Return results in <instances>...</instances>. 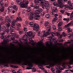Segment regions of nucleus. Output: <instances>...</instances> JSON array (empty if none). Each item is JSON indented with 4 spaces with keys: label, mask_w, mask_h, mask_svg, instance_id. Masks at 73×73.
<instances>
[{
    "label": "nucleus",
    "mask_w": 73,
    "mask_h": 73,
    "mask_svg": "<svg viewBox=\"0 0 73 73\" xmlns=\"http://www.w3.org/2000/svg\"><path fill=\"white\" fill-rule=\"evenodd\" d=\"M70 54H68V55H67L66 56H65L64 57L62 58H61L59 59L58 61L60 62H62L63 61V60H68L69 59V60H70Z\"/></svg>",
    "instance_id": "obj_8"
},
{
    "label": "nucleus",
    "mask_w": 73,
    "mask_h": 73,
    "mask_svg": "<svg viewBox=\"0 0 73 73\" xmlns=\"http://www.w3.org/2000/svg\"><path fill=\"white\" fill-rule=\"evenodd\" d=\"M17 26L18 28H19V27H21V24L20 23H17Z\"/></svg>",
    "instance_id": "obj_39"
},
{
    "label": "nucleus",
    "mask_w": 73,
    "mask_h": 73,
    "mask_svg": "<svg viewBox=\"0 0 73 73\" xmlns=\"http://www.w3.org/2000/svg\"><path fill=\"white\" fill-rule=\"evenodd\" d=\"M39 8V6H38V5H34V9H38Z\"/></svg>",
    "instance_id": "obj_18"
},
{
    "label": "nucleus",
    "mask_w": 73,
    "mask_h": 73,
    "mask_svg": "<svg viewBox=\"0 0 73 73\" xmlns=\"http://www.w3.org/2000/svg\"><path fill=\"white\" fill-rule=\"evenodd\" d=\"M68 72V70H66L64 72V73H69Z\"/></svg>",
    "instance_id": "obj_63"
},
{
    "label": "nucleus",
    "mask_w": 73,
    "mask_h": 73,
    "mask_svg": "<svg viewBox=\"0 0 73 73\" xmlns=\"http://www.w3.org/2000/svg\"><path fill=\"white\" fill-rule=\"evenodd\" d=\"M15 37H12L11 38V40H12V41L14 40H15Z\"/></svg>",
    "instance_id": "obj_61"
},
{
    "label": "nucleus",
    "mask_w": 73,
    "mask_h": 73,
    "mask_svg": "<svg viewBox=\"0 0 73 73\" xmlns=\"http://www.w3.org/2000/svg\"><path fill=\"white\" fill-rule=\"evenodd\" d=\"M39 17L37 15L34 16V18L35 20H38L39 19Z\"/></svg>",
    "instance_id": "obj_23"
},
{
    "label": "nucleus",
    "mask_w": 73,
    "mask_h": 73,
    "mask_svg": "<svg viewBox=\"0 0 73 73\" xmlns=\"http://www.w3.org/2000/svg\"><path fill=\"white\" fill-rule=\"evenodd\" d=\"M34 24H33V22H30L29 23V25L30 26H31V27H33Z\"/></svg>",
    "instance_id": "obj_19"
},
{
    "label": "nucleus",
    "mask_w": 73,
    "mask_h": 73,
    "mask_svg": "<svg viewBox=\"0 0 73 73\" xmlns=\"http://www.w3.org/2000/svg\"><path fill=\"white\" fill-rule=\"evenodd\" d=\"M62 24H63L62 21L60 22L58 24V27H61L62 25Z\"/></svg>",
    "instance_id": "obj_21"
},
{
    "label": "nucleus",
    "mask_w": 73,
    "mask_h": 73,
    "mask_svg": "<svg viewBox=\"0 0 73 73\" xmlns=\"http://www.w3.org/2000/svg\"><path fill=\"white\" fill-rule=\"evenodd\" d=\"M21 0L18 3H19V4L20 5V7L22 8H26L27 9L28 8V10L27 11V12H29L31 11V8L30 7H28V6L27 5H26L25 3H24L25 1H23V2H21Z\"/></svg>",
    "instance_id": "obj_4"
},
{
    "label": "nucleus",
    "mask_w": 73,
    "mask_h": 73,
    "mask_svg": "<svg viewBox=\"0 0 73 73\" xmlns=\"http://www.w3.org/2000/svg\"><path fill=\"white\" fill-rule=\"evenodd\" d=\"M3 41H4V42H9V40L7 39H4L3 40Z\"/></svg>",
    "instance_id": "obj_45"
},
{
    "label": "nucleus",
    "mask_w": 73,
    "mask_h": 73,
    "mask_svg": "<svg viewBox=\"0 0 73 73\" xmlns=\"http://www.w3.org/2000/svg\"><path fill=\"white\" fill-rule=\"evenodd\" d=\"M57 19H58V18L57 17H54V18L52 19V23H55Z\"/></svg>",
    "instance_id": "obj_17"
},
{
    "label": "nucleus",
    "mask_w": 73,
    "mask_h": 73,
    "mask_svg": "<svg viewBox=\"0 0 73 73\" xmlns=\"http://www.w3.org/2000/svg\"><path fill=\"white\" fill-rule=\"evenodd\" d=\"M8 6V3H6L5 5V7H7Z\"/></svg>",
    "instance_id": "obj_53"
},
{
    "label": "nucleus",
    "mask_w": 73,
    "mask_h": 73,
    "mask_svg": "<svg viewBox=\"0 0 73 73\" xmlns=\"http://www.w3.org/2000/svg\"><path fill=\"white\" fill-rule=\"evenodd\" d=\"M46 61H50L51 62L57 61L54 58L50 59L47 58L46 59H43V60L32 59V61L33 63L39 65L40 66H42V64H45Z\"/></svg>",
    "instance_id": "obj_2"
},
{
    "label": "nucleus",
    "mask_w": 73,
    "mask_h": 73,
    "mask_svg": "<svg viewBox=\"0 0 73 73\" xmlns=\"http://www.w3.org/2000/svg\"><path fill=\"white\" fill-rule=\"evenodd\" d=\"M4 11V7H2L0 9V12H3Z\"/></svg>",
    "instance_id": "obj_28"
},
{
    "label": "nucleus",
    "mask_w": 73,
    "mask_h": 73,
    "mask_svg": "<svg viewBox=\"0 0 73 73\" xmlns=\"http://www.w3.org/2000/svg\"><path fill=\"white\" fill-rule=\"evenodd\" d=\"M67 31L69 32H72V30L70 29V28H68Z\"/></svg>",
    "instance_id": "obj_44"
},
{
    "label": "nucleus",
    "mask_w": 73,
    "mask_h": 73,
    "mask_svg": "<svg viewBox=\"0 0 73 73\" xmlns=\"http://www.w3.org/2000/svg\"><path fill=\"white\" fill-rule=\"evenodd\" d=\"M72 41H73V40H71L70 41H68L67 42H66L65 43L66 44H70L72 42Z\"/></svg>",
    "instance_id": "obj_42"
},
{
    "label": "nucleus",
    "mask_w": 73,
    "mask_h": 73,
    "mask_svg": "<svg viewBox=\"0 0 73 73\" xmlns=\"http://www.w3.org/2000/svg\"><path fill=\"white\" fill-rule=\"evenodd\" d=\"M53 5L55 7H58V5L57 4V3L56 2H54L53 3Z\"/></svg>",
    "instance_id": "obj_30"
},
{
    "label": "nucleus",
    "mask_w": 73,
    "mask_h": 73,
    "mask_svg": "<svg viewBox=\"0 0 73 73\" xmlns=\"http://www.w3.org/2000/svg\"><path fill=\"white\" fill-rule=\"evenodd\" d=\"M0 6L1 7H3V6H4V4H3V3H0Z\"/></svg>",
    "instance_id": "obj_58"
},
{
    "label": "nucleus",
    "mask_w": 73,
    "mask_h": 73,
    "mask_svg": "<svg viewBox=\"0 0 73 73\" xmlns=\"http://www.w3.org/2000/svg\"><path fill=\"white\" fill-rule=\"evenodd\" d=\"M10 18L11 19H13L14 18V15H12V16H11L10 17Z\"/></svg>",
    "instance_id": "obj_59"
},
{
    "label": "nucleus",
    "mask_w": 73,
    "mask_h": 73,
    "mask_svg": "<svg viewBox=\"0 0 73 73\" xmlns=\"http://www.w3.org/2000/svg\"><path fill=\"white\" fill-rule=\"evenodd\" d=\"M12 8H13V6H9L8 8V10L9 11H11L12 9Z\"/></svg>",
    "instance_id": "obj_24"
},
{
    "label": "nucleus",
    "mask_w": 73,
    "mask_h": 73,
    "mask_svg": "<svg viewBox=\"0 0 73 73\" xmlns=\"http://www.w3.org/2000/svg\"><path fill=\"white\" fill-rule=\"evenodd\" d=\"M17 22V21L16 19L13 20L12 21L11 25L10 27V31H11V30H13V29H15V24H16Z\"/></svg>",
    "instance_id": "obj_9"
},
{
    "label": "nucleus",
    "mask_w": 73,
    "mask_h": 73,
    "mask_svg": "<svg viewBox=\"0 0 73 73\" xmlns=\"http://www.w3.org/2000/svg\"><path fill=\"white\" fill-rule=\"evenodd\" d=\"M32 71L33 72H36V69L35 68H33L32 69Z\"/></svg>",
    "instance_id": "obj_37"
},
{
    "label": "nucleus",
    "mask_w": 73,
    "mask_h": 73,
    "mask_svg": "<svg viewBox=\"0 0 73 73\" xmlns=\"http://www.w3.org/2000/svg\"><path fill=\"white\" fill-rule=\"evenodd\" d=\"M37 12L35 13V14L39 15L40 13H41L43 11L42 9H38L36 11Z\"/></svg>",
    "instance_id": "obj_13"
},
{
    "label": "nucleus",
    "mask_w": 73,
    "mask_h": 73,
    "mask_svg": "<svg viewBox=\"0 0 73 73\" xmlns=\"http://www.w3.org/2000/svg\"><path fill=\"white\" fill-rule=\"evenodd\" d=\"M11 26V24L9 23H7L6 25V28H9Z\"/></svg>",
    "instance_id": "obj_27"
},
{
    "label": "nucleus",
    "mask_w": 73,
    "mask_h": 73,
    "mask_svg": "<svg viewBox=\"0 0 73 73\" xmlns=\"http://www.w3.org/2000/svg\"><path fill=\"white\" fill-rule=\"evenodd\" d=\"M72 36V35L70 33H69L68 35V36L69 38H71V37Z\"/></svg>",
    "instance_id": "obj_38"
},
{
    "label": "nucleus",
    "mask_w": 73,
    "mask_h": 73,
    "mask_svg": "<svg viewBox=\"0 0 73 73\" xmlns=\"http://www.w3.org/2000/svg\"><path fill=\"white\" fill-rule=\"evenodd\" d=\"M13 32V31H11V32L9 33V36H10V37H12V36H14V33H12V32Z\"/></svg>",
    "instance_id": "obj_20"
},
{
    "label": "nucleus",
    "mask_w": 73,
    "mask_h": 73,
    "mask_svg": "<svg viewBox=\"0 0 73 73\" xmlns=\"http://www.w3.org/2000/svg\"><path fill=\"white\" fill-rule=\"evenodd\" d=\"M29 20H33V17L32 16H30L29 17Z\"/></svg>",
    "instance_id": "obj_34"
},
{
    "label": "nucleus",
    "mask_w": 73,
    "mask_h": 73,
    "mask_svg": "<svg viewBox=\"0 0 73 73\" xmlns=\"http://www.w3.org/2000/svg\"><path fill=\"white\" fill-rule=\"evenodd\" d=\"M9 31V29L8 28H7L6 29L5 32H6L7 33H8Z\"/></svg>",
    "instance_id": "obj_50"
},
{
    "label": "nucleus",
    "mask_w": 73,
    "mask_h": 73,
    "mask_svg": "<svg viewBox=\"0 0 73 73\" xmlns=\"http://www.w3.org/2000/svg\"><path fill=\"white\" fill-rule=\"evenodd\" d=\"M68 4L70 5H71L72 4V3H71V1L70 0L68 1Z\"/></svg>",
    "instance_id": "obj_49"
},
{
    "label": "nucleus",
    "mask_w": 73,
    "mask_h": 73,
    "mask_svg": "<svg viewBox=\"0 0 73 73\" xmlns=\"http://www.w3.org/2000/svg\"><path fill=\"white\" fill-rule=\"evenodd\" d=\"M51 10H52V12H50V15L52 17L54 15L55 17H57L58 16V15L57 14H54V13L57 12V9L54 6L52 7H51Z\"/></svg>",
    "instance_id": "obj_6"
},
{
    "label": "nucleus",
    "mask_w": 73,
    "mask_h": 73,
    "mask_svg": "<svg viewBox=\"0 0 73 73\" xmlns=\"http://www.w3.org/2000/svg\"><path fill=\"white\" fill-rule=\"evenodd\" d=\"M13 9L14 10V11H17L18 9V7H17V6L15 5L13 6Z\"/></svg>",
    "instance_id": "obj_16"
},
{
    "label": "nucleus",
    "mask_w": 73,
    "mask_h": 73,
    "mask_svg": "<svg viewBox=\"0 0 73 73\" xmlns=\"http://www.w3.org/2000/svg\"><path fill=\"white\" fill-rule=\"evenodd\" d=\"M29 58H26L25 59L23 60L21 58H18V59H17L16 60L13 59L12 60V62L13 64H16V62L18 64H21V61H23L25 62L23 63L24 65H27V64H28V66L29 67L27 68V69L28 70L31 69L32 68L31 67H33V66L32 64L29 62Z\"/></svg>",
    "instance_id": "obj_1"
},
{
    "label": "nucleus",
    "mask_w": 73,
    "mask_h": 73,
    "mask_svg": "<svg viewBox=\"0 0 73 73\" xmlns=\"http://www.w3.org/2000/svg\"><path fill=\"white\" fill-rule=\"evenodd\" d=\"M11 67H12V68H18L17 66L14 65H12Z\"/></svg>",
    "instance_id": "obj_46"
},
{
    "label": "nucleus",
    "mask_w": 73,
    "mask_h": 73,
    "mask_svg": "<svg viewBox=\"0 0 73 73\" xmlns=\"http://www.w3.org/2000/svg\"><path fill=\"white\" fill-rule=\"evenodd\" d=\"M5 19L6 21L8 23H10V22L11 21V20L10 19H9V17L8 16H6Z\"/></svg>",
    "instance_id": "obj_12"
},
{
    "label": "nucleus",
    "mask_w": 73,
    "mask_h": 73,
    "mask_svg": "<svg viewBox=\"0 0 73 73\" xmlns=\"http://www.w3.org/2000/svg\"><path fill=\"white\" fill-rule=\"evenodd\" d=\"M58 41V42H63V41H64V40H63V39H60Z\"/></svg>",
    "instance_id": "obj_60"
},
{
    "label": "nucleus",
    "mask_w": 73,
    "mask_h": 73,
    "mask_svg": "<svg viewBox=\"0 0 73 73\" xmlns=\"http://www.w3.org/2000/svg\"><path fill=\"white\" fill-rule=\"evenodd\" d=\"M52 27L54 30H55V29H56V27L54 25H52Z\"/></svg>",
    "instance_id": "obj_47"
},
{
    "label": "nucleus",
    "mask_w": 73,
    "mask_h": 73,
    "mask_svg": "<svg viewBox=\"0 0 73 73\" xmlns=\"http://www.w3.org/2000/svg\"><path fill=\"white\" fill-rule=\"evenodd\" d=\"M29 3V2H28V1H26L25 2V4L26 5H28Z\"/></svg>",
    "instance_id": "obj_54"
},
{
    "label": "nucleus",
    "mask_w": 73,
    "mask_h": 73,
    "mask_svg": "<svg viewBox=\"0 0 73 73\" xmlns=\"http://www.w3.org/2000/svg\"><path fill=\"white\" fill-rule=\"evenodd\" d=\"M45 17L47 19H49L50 17V15L49 14H46L45 15Z\"/></svg>",
    "instance_id": "obj_25"
},
{
    "label": "nucleus",
    "mask_w": 73,
    "mask_h": 73,
    "mask_svg": "<svg viewBox=\"0 0 73 73\" xmlns=\"http://www.w3.org/2000/svg\"><path fill=\"white\" fill-rule=\"evenodd\" d=\"M2 30L3 31H5H5L6 30V27H5V26H3L2 27Z\"/></svg>",
    "instance_id": "obj_26"
},
{
    "label": "nucleus",
    "mask_w": 73,
    "mask_h": 73,
    "mask_svg": "<svg viewBox=\"0 0 73 73\" xmlns=\"http://www.w3.org/2000/svg\"><path fill=\"white\" fill-rule=\"evenodd\" d=\"M23 32V31H19V33L20 35H21Z\"/></svg>",
    "instance_id": "obj_52"
},
{
    "label": "nucleus",
    "mask_w": 73,
    "mask_h": 73,
    "mask_svg": "<svg viewBox=\"0 0 73 73\" xmlns=\"http://www.w3.org/2000/svg\"><path fill=\"white\" fill-rule=\"evenodd\" d=\"M51 70L52 73H54V72H55V70L53 68H51Z\"/></svg>",
    "instance_id": "obj_41"
},
{
    "label": "nucleus",
    "mask_w": 73,
    "mask_h": 73,
    "mask_svg": "<svg viewBox=\"0 0 73 73\" xmlns=\"http://www.w3.org/2000/svg\"><path fill=\"white\" fill-rule=\"evenodd\" d=\"M66 14L68 16H70V13H69L66 12Z\"/></svg>",
    "instance_id": "obj_51"
},
{
    "label": "nucleus",
    "mask_w": 73,
    "mask_h": 73,
    "mask_svg": "<svg viewBox=\"0 0 73 73\" xmlns=\"http://www.w3.org/2000/svg\"><path fill=\"white\" fill-rule=\"evenodd\" d=\"M57 67H58L56 68V69H61V67L60 66V65H58V66H57Z\"/></svg>",
    "instance_id": "obj_43"
},
{
    "label": "nucleus",
    "mask_w": 73,
    "mask_h": 73,
    "mask_svg": "<svg viewBox=\"0 0 73 73\" xmlns=\"http://www.w3.org/2000/svg\"><path fill=\"white\" fill-rule=\"evenodd\" d=\"M4 20V18L3 17H0V20Z\"/></svg>",
    "instance_id": "obj_55"
},
{
    "label": "nucleus",
    "mask_w": 73,
    "mask_h": 73,
    "mask_svg": "<svg viewBox=\"0 0 73 73\" xmlns=\"http://www.w3.org/2000/svg\"><path fill=\"white\" fill-rule=\"evenodd\" d=\"M39 1H41V4L42 9L45 8V5L48 4V1L46 0H35L34 3H39Z\"/></svg>",
    "instance_id": "obj_3"
},
{
    "label": "nucleus",
    "mask_w": 73,
    "mask_h": 73,
    "mask_svg": "<svg viewBox=\"0 0 73 73\" xmlns=\"http://www.w3.org/2000/svg\"><path fill=\"white\" fill-rule=\"evenodd\" d=\"M12 72H13V73H16V71L14 70H12Z\"/></svg>",
    "instance_id": "obj_64"
},
{
    "label": "nucleus",
    "mask_w": 73,
    "mask_h": 73,
    "mask_svg": "<svg viewBox=\"0 0 73 73\" xmlns=\"http://www.w3.org/2000/svg\"><path fill=\"white\" fill-rule=\"evenodd\" d=\"M33 27H34L33 29L34 31H35V32L38 31L40 29V26L37 23L35 24Z\"/></svg>",
    "instance_id": "obj_11"
},
{
    "label": "nucleus",
    "mask_w": 73,
    "mask_h": 73,
    "mask_svg": "<svg viewBox=\"0 0 73 73\" xmlns=\"http://www.w3.org/2000/svg\"><path fill=\"white\" fill-rule=\"evenodd\" d=\"M12 58H13L12 57H9V58H8V59H7V61H8V62H9V61H10V60H12Z\"/></svg>",
    "instance_id": "obj_36"
},
{
    "label": "nucleus",
    "mask_w": 73,
    "mask_h": 73,
    "mask_svg": "<svg viewBox=\"0 0 73 73\" xmlns=\"http://www.w3.org/2000/svg\"><path fill=\"white\" fill-rule=\"evenodd\" d=\"M49 22H46L44 23V26L45 27H46V29H47L48 31H50V30L51 29V28L50 27V25H48Z\"/></svg>",
    "instance_id": "obj_10"
},
{
    "label": "nucleus",
    "mask_w": 73,
    "mask_h": 73,
    "mask_svg": "<svg viewBox=\"0 0 73 73\" xmlns=\"http://www.w3.org/2000/svg\"><path fill=\"white\" fill-rule=\"evenodd\" d=\"M62 0H58V5L61 8L64 7V9H67V8H69V7L68 5H63L62 4Z\"/></svg>",
    "instance_id": "obj_5"
},
{
    "label": "nucleus",
    "mask_w": 73,
    "mask_h": 73,
    "mask_svg": "<svg viewBox=\"0 0 73 73\" xmlns=\"http://www.w3.org/2000/svg\"><path fill=\"white\" fill-rule=\"evenodd\" d=\"M62 71L61 70H58L56 71V73H60V72H61Z\"/></svg>",
    "instance_id": "obj_48"
},
{
    "label": "nucleus",
    "mask_w": 73,
    "mask_h": 73,
    "mask_svg": "<svg viewBox=\"0 0 73 73\" xmlns=\"http://www.w3.org/2000/svg\"><path fill=\"white\" fill-rule=\"evenodd\" d=\"M50 66L51 67H52V66H53V64H50Z\"/></svg>",
    "instance_id": "obj_62"
},
{
    "label": "nucleus",
    "mask_w": 73,
    "mask_h": 73,
    "mask_svg": "<svg viewBox=\"0 0 73 73\" xmlns=\"http://www.w3.org/2000/svg\"><path fill=\"white\" fill-rule=\"evenodd\" d=\"M69 7V8H67V9H69V8H70L71 9H73V5H70V6H68Z\"/></svg>",
    "instance_id": "obj_33"
},
{
    "label": "nucleus",
    "mask_w": 73,
    "mask_h": 73,
    "mask_svg": "<svg viewBox=\"0 0 73 73\" xmlns=\"http://www.w3.org/2000/svg\"><path fill=\"white\" fill-rule=\"evenodd\" d=\"M17 21H22V19L21 17H17L16 19Z\"/></svg>",
    "instance_id": "obj_22"
},
{
    "label": "nucleus",
    "mask_w": 73,
    "mask_h": 73,
    "mask_svg": "<svg viewBox=\"0 0 73 73\" xmlns=\"http://www.w3.org/2000/svg\"><path fill=\"white\" fill-rule=\"evenodd\" d=\"M70 25H71V23H70L67 25H65V28H67L68 27H70Z\"/></svg>",
    "instance_id": "obj_35"
},
{
    "label": "nucleus",
    "mask_w": 73,
    "mask_h": 73,
    "mask_svg": "<svg viewBox=\"0 0 73 73\" xmlns=\"http://www.w3.org/2000/svg\"><path fill=\"white\" fill-rule=\"evenodd\" d=\"M5 33V31H3V33H1V35L2 36H3L4 35Z\"/></svg>",
    "instance_id": "obj_40"
},
{
    "label": "nucleus",
    "mask_w": 73,
    "mask_h": 73,
    "mask_svg": "<svg viewBox=\"0 0 73 73\" xmlns=\"http://www.w3.org/2000/svg\"><path fill=\"white\" fill-rule=\"evenodd\" d=\"M50 31H47V32H46V33H44L42 36V34L41 33V32L39 31L37 33V35L39 37H46V36H48V35H50Z\"/></svg>",
    "instance_id": "obj_7"
},
{
    "label": "nucleus",
    "mask_w": 73,
    "mask_h": 73,
    "mask_svg": "<svg viewBox=\"0 0 73 73\" xmlns=\"http://www.w3.org/2000/svg\"><path fill=\"white\" fill-rule=\"evenodd\" d=\"M32 32L31 31H29L27 33V35H28L29 37H31L32 36Z\"/></svg>",
    "instance_id": "obj_15"
},
{
    "label": "nucleus",
    "mask_w": 73,
    "mask_h": 73,
    "mask_svg": "<svg viewBox=\"0 0 73 73\" xmlns=\"http://www.w3.org/2000/svg\"><path fill=\"white\" fill-rule=\"evenodd\" d=\"M69 64H73V59H71L70 60V61L69 62Z\"/></svg>",
    "instance_id": "obj_32"
},
{
    "label": "nucleus",
    "mask_w": 73,
    "mask_h": 73,
    "mask_svg": "<svg viewBox=\"0 0 73 73\" xmlns=\"http://www.w3.org/2000/svg\"><path fill=\"white\" fill-rule=\"evenodd\" d=\"M60 12L62 13V14H64V11L63 10H60Z\"/></svg>",
    "instance_id": "obj_56"
},
{
    "label": "nucleus",
    "mask_w": 73,
    "mask_h": 73,
    "mask_svg": "<svg viewBox=\"0 0 73 73\" xmlns=\"http://www.w3.org/2000/svg\"><path fill=\"white\" fill-rule=\"evenodd\" d=\"M50 34L52 36V37H54V35L55 34H57V35L58 36V35H59V33L58 32H56V33L53 32H50Z\"/></svg>",
    "instance_id": "obj_14"
},
{
    "label": "nucleus",
    "mask_w": 73,
    "mask_h": 73,
    "mask_svg": "<svg viewBox=\"0 0 73 73\" xmlns=\"http://www.w3.org/2000/svg\"><path fill=\"white\" fill-rule=\"evenodd\" d=\"M58 30L59 31H62V28L60 27V26H58Z\"/></svg>",
    "instance_id": "obj_29"
},
{
    "label": "nucleus",
    "mask_w": 73,
    "mask_h": 73,
    "mask_svg": "<svg viewBox=\"0 0 73 73\" xmlns=\"http://www.w3.org/2000/svg\"><path fill=\"white\" fill-rule=\"evenodd\" d=\"M62 37V35H61L58 36V38L59 39H61V38Z\"/></svg>",
    "instance_id": "obj_57"
},
{
    "label": "nucleus",
    "mask_w": 73,
    "mask_h": 73,
    "mask_svg": "<svg viewBox=\"0 0 73 73\" xmlns=\"http://www.w3.org/2000/svg\"><path fill=\"white\" fill-rule=\"evenodd\" d=\"M70 20H73V15H72L71 14V15H70Z\"/></svg>",
    "instance_id": "obj_31"
}]
</instances>
